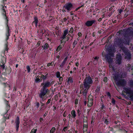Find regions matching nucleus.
Here are the masks:
<instances>
[{"label": "nucleus", "mask_w": 133, "mask_h": 133, "mask_svg": "<svg viewBox=\"0 0 133 133\" xmlns=\"http://www.w3.org/2000/svg\"><path fill=\"white\" fill-rule=\"evenodd\" d=\"M7 44H6V48H7Z\"/></svg>", "instance_id": "nucleus-62"}, {"label": "nucleus", "mask_w": 133, "mask_h": 133, "mask_svg": "<svg viewBox=\"0 0 133 133\" xmlns=\"http://www.w3.org/2000/svg\"><path fill=\"white\" fill-rule=\"evenodd\" d=\"M66 38H67V41H68V40L69 39L68 35L66 36Z\"/></svg>", "instance_id": "nucleus-49"}, {"label": "nucleus", "mask_w": 133, "mask_h": 133, "mask_svg": "<svg viewBox=\"0 0 133 133\" xmlns=\"http://www.w3.org/2000/svg\"><path fill=\"white\" fill-rule=\"evenodd\" d=\"M37 130V129L34 128L31 130L30 133H36Z\"/></svg>", "instance_id": "nucleus-22"}, {"label": "nucleus", "mask_w": 133, "mask_h": 133, "mask_svg": "<svg viewBox=\"0 0 133 133\" xmlns=\"http://www.w3.org/2000/svg\"><path fill=\"white\" fill-rule=\"evenodd\" d=\"M107 95L108 96L109 98H111V95L110 93L108 92L107 93Z\"/></svg>", "instance_id": "nucleus-35"}, {"label": "nucleus", "mask_w": 133, "mask_h": 133, "mask_svg": "<svg viewBox=\"0 0 133 133\" xmlns=\"http://www.w3.org/2000/svg\"><path fill=\"white\" fill-rule=\"evenodd\" d=\"M115 101L113 98H112V103L114 104L115 103Z\"/></svg>", "instance_id": "nucleus-37"}, {"label": "nucleus", "mask_w": 133, "mask_h": 133, "mask_svg": "<svg viewBox=\"0 0 133 133\" xmlns=\"http://www.w3.org/2000/svg\"><path fill=\"white\" fill-rule=\"evenodd\" d=\"M2 10H3V13H2V14L4 16V18L6 19L7 22H8V19H7V17H6V16L5 15L6 12H5V10H4V8H3V9H2Z\"/></svg>", "instance_id": "nucleus-18"}, {"label": "nucleus", "mask_w": 133, "mask_h": 133, "mask_svg": "<svg viewBox=\"0 0 133 133\" xmlns=\"http://www.w3.org/2000/svg\"><path fill=\"white\" fill-rule=\"evenodd\" d=\"M93 63L94 64H96L97 63H96V60H94L93 61Z\"/></svg>", "instance_id": "nucleus-48"}, {"label": "nucleus", "mask_w": 133, "mask_h": 133, "mask_svg": "<svg viewBox=\"0 0 133 133\" xmlns=\"http://www.w3.org/2000/svg\"><path fill=\"white\" fill-rule=\"evenodd\" d=\"M6 84H7L6 83H3V85H5Z\"/></svg>", "instance_id": "nucleus-59"}, {"label": "nucleus", "mask_w": 133, "mask_h": 133, "mask_svg": "<svg viewBox=\"0 0 133 133\" xmlns=\"http://www.w3.org/2000/svg\"><path fill=\"white\" fill-rule=\"evenodd\" d=\"M93 103V99L92 98H90L89 97L88 98V106L89 107H90L91 106Z\"/></svg>", "instance_id": "nucleus-12"}, {"label": "nucleus", "mask_w": 133, "mask_h": 133, "mask_svg": "<svg viewBox=\"0 0 133 133\" xmlns=\"http://www.w3.org/2000/svg\"><path fill=\"white\" fill-rule=\"evenodd\" d=\"M55 129V127H53L50 131V133H53Z\"/></svg>", "instance_id": "nucleus-25"}, {"label": "nucleus", "mask_w": 133, "mask_h": 133, "mask_svg": "<svg viewBox=\"0 0 133 133\" xmlns=\"http://www.w3.org/2000/svg\"><path fill=\"white\" fill-rule=\"evenodd\" d=\"M29 123L30 124L31 123V124H33V123L30 120L29 121ZM32 125H33V124H32Z\"/></svg>", "instance_id": "nucleus-45"}, {"label": "nucleus", "mask_w": 133, "mask_h": 133, "mask_svg": "<svg viewBox=\"0 0 133 133\" xmlns=\"http://www.w3.org/2000/svg\"><path fill=\"white\" fill-rule=\"evenodd\" d=\"M78 35L79 37H81L82 36V34L81 32H79L78 33Z\"/></svg>", "instance_id": "nucleus-41"}, {"label": "nucleus", "mask_w": 133, "mask_h": 133, "mask_svg": "<svg viewBox=\"0 0 133 133\" xmlns=\"http://www.w3.org/2000/svg\"><path fill=\"white\" fill-rule=\"evenodd\" d=\"M77 114H78V116H79L81 114V112L80 110H79V109L78 110H77Z\"/></svg>", "instance_id": "nucleus-32"}, {"label": "nucleus", "mask_w": 133, "mask_h": 133, "mask_svg": "<svg viewBox=\"0 0 133 133\" xmlns=\"http://www.w3.org/2000/svg\"><path fill=\"white\" fill-rule=\"evenodd\" d=\"M43 120V118H40L39 120H40V121H42Z\"/></svg>", "instance_id": "nucleus-50"}, {"label": "nucleus", "mask_w": 133, "mask_h": 133, "mask_svg": "<svg viewBox=\"0 0 133 133\" xmlns=\"http://www.w3.org/2000/svg\"><path fill=\"white\" fill-rule=\"evenodd\" d=\"M66 119H65V118H64V119H63V121H66Z\"/></svg>", "instance_id": "nucleus-61"}, {"label": "nucleus", "mask_w": 133, "mask_h": 133, "mask_svg": "<svg viewBox=\"0 0 133 133\" xmlns=\"http://www.w3.org/2000/svg\"><path fill=\"white\" fill-rule=\"evenodd\" d=\"M102 19H101V18H99L98 20V21H100Z\"/></svg>", "instance_id": "nucleus-54"}, {"label": "nucleus", "mask_w": 133, "mask_h": 133, "mask_svg": "<svg viewBox=\"0 0 133 133\" xmlns=\"http://www.w3.org/2000/svg\"><path fill=\"white\" fill-rule=\"evenodd\" d=\"M35 21L33 22V24H35L36 27L37 26V23L38 22V20L37 17H35L34 18Z\"/></svg>", "instance_id": "nucleus-17"}, {"label": "nucleus", "mask_w": 133, "mask_h": 133, "mask_svg": "<svg viewBox=\"0 0 133 133\" xmlns=\"http://www.w3.org/2000/svg\"><path fill=\"white\" fill-rule=\"evenodd\" d=\"M94 122H93V119H92V120L91 122V124H92Z\"/></svg>", "instance_id": "nucleus-52"}, {"label": "nucleus", "mask_w": 133, "mask_h": 133, "mask_svg": "<svg viewBox=\"0 0 133 133\" xmlns=\"http://www.w3.org/2000/svg\"><path fill=\"white\" fill-rule=\"evenodd\" d=\"M121 56L120 55H118L116 57V63L119 64L121 63Z\"/></svg>", "instance_id": "nucleus-9"}, {"label": "nucleus", "mask_w": 133, "mask_h": 133, "mask_svg": "<svg viewBox=\"0 0 133 133\" xmlns=\"http://www.w3.org/2000/svg\"><path fill=\"white\" fill-rule=\"evenodd\" d=\"M77 43V41L75 40L74 41L73 44V47L74 48L75 46L76 45Z\"/></svg>", "instance_id": "nucleus-23"}, {"label": "nucleus", "mask_w": 133, "mask_h": 133, "mask_svg": "<svg viewBox=\"0 0 133 133\" xmlns=\"http://www.w3.org/2000/svg\"><path fill=\"white\" fill-rule=\"evenodd\" d=\"M73 79L72 77H69L68 79L67 82L69 83H72L73 82Z\"/></svg>", "instance_id": "nucleus-15"}, {"label": "nucleus", "mask_w": 133, "mask_h": 133, "mask_svg": "<svg viewBox=\"0 0 133 133\" xmlns=\"http://www.w3.org/2000/svg\"><path fill=\"white\" fill-rule=\"evenodd\" d=\"M68 33V30H65L64 31L63 35V36L61 37V38L62 39H63L65 37V36Z\"/></svg>", "instance_id": "nucleus-14"}, {"label": "nucleus", "mask_w": 133, "mask_h": 133, "mask_svg": "<svg viewBox=\"0 0 133 133\" xmlns=\"http://www.w3.org/2000/svg\"><path fill=\"white\" fill-rule=\"evenodd\" d=\"M71 113L73 117L75 118L76 116V114L75 111L74 110H72L71 111Z\"/></svg>", "instance_id": "nucleus-20"}, {"label": "nucleus", "mask_w": 133, "mask_h": 133, "mask_svg": "<svg viewBox=\"0 0 133 133\" xmlns=\"http://www.w3.org/2000/svg\"><path fill=\"white\" fill-rule=\"evenodd\" d=\"M9 33V28L8 25H7L6 27V41L9 38L8 37L10 36Z\"/></svg>", "instance_id": "nucleus-13"}, {"label": "nucleus", "mask_w": 133, "mask_h": 133, "mask_svg": "<svg viewBox=\"0 0 133 133\" xmlns=\"http://www.w3.org/2000/svg\"><path fill=\"white\" fill-rule=\"evenodd\" d=\"M69 32L70 33H72L73 32V28L71 27V28L70 30L69 31Z\"/></svg>", "instance_id": "nucleus-30"}, {"label": "nucleus", "mask_w": 133, "mask_h": 133, "mask_svg": "<svg viewBox=\"0 0 133 133\" xmlns=\"http://www.w3.org/2000/svg\"><path fill=\"white\" fill-rule=\"evenodd\" d=\"M68 127H65L63 129V130L64 131H66L67 130V129H68Z\"/></svg>", "instance_id": "nucleus-34"}, {"label": "nucleus", "mask_w": 133, "mask_h": 133, "mask_svg": "<svg viewBox=\"0 0 133 133\" xmlns=\"http://www.w3.org/2000/svg\"><path fill=\"white\" fill-rule=\"evenodd\" d=\"M56 76L58 78H59L60 77V73L59 72H57L56 73Z\"/></svg>", "instance_id": "nucleus-26"}, {"label": "nucleus", "mask_w": 133, "mask_h": 133, "mask_svg": "<svg viewBox=\"0 0 133 133\" xmlns=\"http://www.w3.org/2000/svg\"><path fill=\"white\" fill-rule=\"evenodd\" d=\"M65 43V42H64L62 40H61V45H59L58 47L56 50V51L57 52L59 51L62 49V47L64 46Z\"/></svg>", "instance_id": "nucleus-8"}, {"label": "nucleus", "mask_w": 133, "mask_h": 133, "mask_svg": "<svg viewBox=\"0 0 133 133\" xmlns=\"http://www.w3.org/2000/svg\"><path fill=\"white\" fill-rule=\"evenodd\" d=\"M67 20V19L66 18H65L64 19V21H65Z\"/></svg>", "instance_id": "nucleus-53"}, {"label": "nucleus", "mask_w": 133, "mask_h": 133, "mask_svg": "<svg viewBox=\"0 0 133 133\" xmlns=\"http://www.w3.org/2000/svg\"><path fill=\"white\" fill-rule=\"evenodd\" d=\"M68 117L70 118H72V116L70 114H69L68 115Z\"/></svg>", "instance_id": "nucleus-44"}, {"label": "nucleus", "mask_w": 133, "mask_h": 133, "mask_svg": "<svg viewBox=\"0 0 133 133\" xmlns=\"http://www.w3.org/2000/svg\"><path fill=\"white\" fill-rule=\"evenodd\" d=\"M104 123L106 124H108V121L107 119H106Z\"/></svg>", "instance_id": "nucleus-39"}, {"label": "nucleus", "mask_w": 133, "mask_h": 133, "mask_svg": "<svg viewBox=\"0 0 133 133\" xmlns=\"http://www.w3.org/2000/svg\"><path fill=\"white\" fill-rule=\"evenodd\" d=\"M39 76H38L36 77L35 80V82H38L40 81V80L39 78Z\"/></svg>", "instance_id": "nucleus-21"}, {"label": "nucleus", "mask_w": 133, "mask_h": 133, "mask_svg": "<svg viewBox=\"0 0 133 133\" xmlns=\"http://www.w3.org/2000/svg\"><path fill=\"white\" fill-rule=\"evenodd\" d=\"M92 83V81L90 76L86 77L84 82V85L85 88L84 94L85 93V94H84L85 95H86L87 90L90 87V85Z\"/></svg>", "instance_id": "nucleus-3"}, {"label": "nucleus", "mask_w": 133, "mask_h": 133, "mask_svg": "<svg viewBox=\"0 0 133 133\" xmlns=\"http://www.w3.org/2000/svg\"><path fill=\"white\" fill-rule=\"evenodd\" d=\"M53 65L52 63H49L47 64V66H49L50 65Z\"/></svg>", "instance_id": "nucleus-43"}, {"label": "nucleus", "mask_w": 133, "mask_h": 133, "mask_svg": "<svg viewBox=\"0 0 133 133\" xmlns=\"http://www.w3.org/2000/svg\"><path fill=\"white\" fill-rule=\"evenodd\" d=\"M51 84V83L48 81L41 83V85L43 86V88L41 90L40 93L39 95V97L41 98V101H44L47 98L46 94L49 92V90L46 88L50 86Z\"/></svg>", "instance_id": "nucleus-1"}, {"label": "nucleus", "mask_w": 133, "mask_h": 133, "mask_svg": "<svg viewBox=\"0 0 133 133\" xmlns=\"http://www.w3.org/2000/svg\"><path fill=\"white\" fill-rule=\"evenodd\" d=\"M59 82H62L63 80V79L62 77H59Z\"/></svg>", "instance_id": "nucleus-36"}, {"label": "nucleus", "mask_w": 133, "mask_h": 133, "mask_svg": "<svg viewBox=\"0 0 133 133\" xmlns=\"http://www.w3.org/2000/svg\"><path fill=\"white\" fill-rule=\"evenodd\" d=\"M28 72H29L30 71V68L29 66H27L26 67Z\"/></svg>", "instance_id": "nucleus-27"}, {"label": "nucleus", "mask_w": 133, "mask_h": 133, "mask_svg": "<svg viewBox=\"0 0 133 133\" xmlns=\"http://www.w3.org/2000/svg\"><path fill=\"white\" fill-rule=\"evenodd\" d=\"M99 57H95L94 58V60H96V63H97Z\"/></svg>", "instance_id": "nucleus-29"}, {"label": "nucleus", "mask_w": 133, "mask_h": 133, "mask_svg": "<svg viewBox=\"0 0 133 133\" xmlns=\"http://www.w3.org/2000/svg\"><path fill=\"white\" fill-rule=\"evenodd\" d=\"M68 59V57H66L64 59L62 63L60 66H63L65 63L66 61Z\"/></svg>", "instance_id": "nucleus-19"}, {"label": "nucleus", "mask_w": 133, "mask_h": 133, "mask_svg": "<svg viewBox=\"0 0 133 133\" xmlns=\"http://www.w3.org/2000/svg\"><path fill=\"white\" fill-rule=\"evenodd\" d=\"M120 75L119 73H116L114 77V78L116 84L118 85H124L126 83V81L123 79L119 80Z\"/></svg>", "instance_id": "nucleus-4"}, {"label": "nucleus", "mask_w": 133, "mask_h": 133, "mask_svg": "<svg viewBox=\"0 0 133 133\" xmlns=\"http://www.w3.org/2000/svg\"><path fill=\"white\" fill-rule=\"evenodd\" d=\"M15 123L16 125V130L17 131H18L20 123L19 119L18 117L17 118L15 121Z\"/></svg>", "instance_id": "nucleus-11"}, {"label": "nucleus", "mask_w": 133, "mask_h": 133, "mask_svg": "<svg viewBox=\"0 0 133 133\" xmlns=\"http://www.w3.org/2000/svg\"><path fill=\"white\" fill-rule=\"evenodd\" d=\"M50 101H51V99H49L48 100L47 102L46 103V104H49L50 102Z\"/></svg>", "instance_id": "nucleus-38"}, {"label": "nucleus", "mask_w": 133, "mask_h": 133, "mask_svg": "<svg viewBox=\"0 0 133 133\" xmlns=\"http://www.w3.org/2000/svg\"><path fill=\"white\" fill-rule=\"evenodd\" d=\"M73 5L71 3H68L66 4L64 6V7L66 10H65L64 11H65L69 12L71 10V9L72 8Z\"/></svg>", "instance_id": "nucleus-6"}, {"label": "nucleus", "mask_w": 133, "mask_h": 133, "mask_svg": "<svg viewBox=\"0 0 133 133\" xmlns=\"http://www.w3.org/2000/svg\"><path fill=\"white\" fill-rule=\"evenodd\" d=\"M6 109L8 110H9L10 109V107L9 105H8V104H7L6 106Z\"/></svg>", "instance_id": "nucleus-31"}, {"label": "nucleus", "mask_w": 133, "mask_h": 133, "mask_svg": "<svg viewBox=\"0 0 133 133\" xmlns=\"http://www.w3.org/2000/svg\"><path fill=\"white\" fill-rule=\"evenodd\" d=\"M84 121H85V123H86V124H84L83 129V130L84 129H85V130H86L88 127V125L87 122H86V120L84 118Z\"/></svg>", "instance_id": "nucleus-16"}, {"label": "nucleus", "mask_w": 133, "mask_h": 133, "mask_svg": "<svg viewBox=\"0 0 133 133\" xmlns=\"http://www.w3.org/2000/svg\"><path fill=\"white\" fill-rule=\"evenodd\" d=\"M95 20H89L85 23V24L87 26H90L92 25L93 24L95 23Z\"/></svg>", "instance_id": "nucleus-7"}, {"label": "nucleus", "mask_w": 133, "mask_h": 133, "mask_svg": "<svg viewBox=\"0 0 133 133\" xmlns=\"http://www.w3.org/2000/svg\"><path fill=\"white\" fill-rule=\"evenodd\" d=\"M78 100L77 99H76L75 101V104H77L78 103Z\"/></svg>", "instance_id": "nucleus-40"}, {"label": "nucleus", "mask_w": 133, "mask_h": 133, "mask_svg": "<svg viewBox=\"0 0 133 133\" xmlns=\"http://www.w3.org/2000/svg\"><path fill=\"white\" fill-rule=\"evenodd\" d=\"M25 0H21V1L23 3H24Z\"/></svg>", "instance_id": "nucleus-57"}, {"label": "nucleus", "mask_w": 133, "mask_h": 133, "mask_svg": "<svg viewBox=\"0 0 133 133\" xmlns=\"http://www.w3.org/2000/svg\"><path fill=\"white\" fill-rule=\"evenodd\" d=\"M77 39L78 41L79 40V37Z\"/></svg>", "instance_id": "nucleus-63"}, {"label": "nucleus", "mask_w": 133, "mask_h": 133, "mask_svg": "<svg viewBox=\"0 0 133 133\" xmlns=\"http://www.w3.org/2000/svg\"><path fill=\"white\" fill-rule=\"evenodd\" d=\"M123 12L122 10L120 9L119 10V13L120 14H121V13Z\"/></svg>", "instance_id": "nucleus-46"}, {"label": "nucleus", "mask_w": 133, "mask_h": 133, "mask_svg": "<svg viewBox=\"0 0 133 133\" xmlns=\"http://www.w3.org/2000/svg\"><path fill=\"white\" fill-rule=\"evenodd\" d=\"M125 92L128 95L130 98L133 99V88L132 87L125 88L124 89Z\"/></svg>", "instance_id": "nucleus-5"}, {"label": "nucleus", "mask_w": 133, "mask_h": 133, "mask_svg": "<svg viewBox=\"0 0 133 133\" xmlns=\"http://www.w3.org/2000/svg\"><path fill=\"white\" fill-rule=\"evenodd\" d=\"M76 65L77 66H78V63H77Z\"/></svg>", "instance_id": "nucleus-51"}, {"label": "nucleus", "mask_w": 133, "mask_h": 133, "mask_svg": "<svg viewBox=\"0 0 133 133\" xmlns=\"http://www.w3.org/2000/svg\"><path fill=\"white\" fill-rule=\"evenodd\" d=\"M47 115V114H44V117H45L46 116V115Z\"/></svg>", "instance_id": "nucleus-56"}, {"label": "nucleus", "mask_w": 133, "mask_h": 133, "mask_svg": "<svg viewBox=\"0 0 133 133\" xmlns=\"http://www.w3.org/2000/svg\"><path fill=\"white\" fill-rule=\"evenodd\" d=\"M41 99L40 100V101L41 102V103L42 104L41 106H43L44 105V104L43 103H42V102H43V101L42 102L41 101Z\"/></svg>", "instance_id": "nucleus-47"}, {"label": "nucleus", "mask_w": 133, "mask_h": 133, "mask_svg": "<svg viewBox=\"0 0 133 133\" xmlns=\"http://www.w3.org/2000/svg\"><path fill=\"white\" fill-rule=\"evenodd\" d=\"M83 5L81 6H79L78 7V8H77L75 10L76 11H77L81 7H82Z\"/></svg>", "instance_id": "nucleus-42"}, {"label": "nucleus", "mask_w": 133, "mask_h": 133, "mask_svg": "<svg viewBox=\"0 0 133 133\" xmlns=\"http://www.w3.org/2000/svg\"><path fill=\"white\" fill-rule=\"evenodd\" d=\"M2 61L1 62V63L2 64V65H0V69H4L5 66L4 64L5 63V58L4 57H3L2 58Z\"/></svg>", "instance_id": "nucleus-10"}, {"label": "nucleus", "mask_w": 133, "mask_h": 133, "mask_svg": "<svg viewBox=\"0 0 133 133\" xmlns=\"http://www.w3.org/2000/svg\"><path fill=\"white\" fill-rule=\"evenodd\" d=\"M103 81L105 82H107V77H105L104 79H103Z\"/></svg>", "instance_id": "nucleus-33"}, {"label": "nucleus", "mask_w": 133, "mask_h": 133, "mask_svg": "<svg viewBox=\"0 0 133 133\" xmlns=\"http://www.w3.org/2000/svg\"><path fill=\"white\" fill-rule=\"evenodd\" d=\"M35 106L36 107V108H38L39 106V103L38 102H36L35 103Z\"/></svg>", "instance_id": "nucleus-28"}, {"label": "nucleus", "mask_w": 133, "mask_h": 133, "mask_svg": "<svg viewBox=\"0 0 133 133\" xmlns=\"http://www.w3.org/2000/svg\"><path fill=\"white\" fill-rule=\"evenodd\" d=\"M92 44H93V43H91L90 44V45H92Z\"/></svg>", "instance_id": "nucleus-64"}, {"label": "nucleus", "mask_w": 133, "mask_h": 133, "mask_svg": "<svg viewBox=\"0 0 133 133\" xmlns=\"http://www.w3.org/2000/svg\"><path fill=\"white\" fill-rule=\"evenodd\" d=\"M106 49L109 52V54L107 56H106L105 53L103 52L102 54V55L104 57L105 56V58H107L109 62V66L110 69L111 71H112L113 72L115 71V69L114 67L113 66V63L114 59L113 57H114L113 52L111 51V50L109 49L108 47L106 46L105 47Z\"/></svg>", "instance_id": "nucleus-2"}, {"label": "nucleus", "mask_w": 133, "mask_h": 133, "mask_svg": "<svg viewBox=\"0 0 133 133\" xmlns=\"http://www.w3.org/2000/svg\"><path fill=\"white\" fill-rule=\"evenodd\" d=\"M63 116L64 117H65L66 116V114H65V113L64 114Z\"/></svg>", "instance_id": "nucleus-55"}, {"label": "nucleus", "mask_w": 133, "mask_h": 133, "mask_svg": "<svg viewBox=\"0 0 133 133\" xmlns=\"http://www.w3.org/2000/svg\"><path fill=\"white\" fill-rule=\"evenodd\" d=\"M44 49H47L48 47V45L47 43H46L43 46Z\"/></svg>", "instance_id": "nucleus-24"}, {"label": "nucleus", "mask_w": 133, "mask_h": 133, "mask_svg": "<svg viewBox=\"0 0 133 133\" xmlns=\"http://www.w3.org/2000/svg\"><path fill=\"white\" fill-rule=\"evenodd\" d=\"M73 69L74 70H75L76 69V68H74Z\"/></svg>", "instance_id": "nucleus-60"}, {"label": "nucleus", "mask_w": 133, "mask_h": 133, "mask_svg": "<svg viewBox=\"0 0 133 133\" xmlns=\"http://www.w3.org/2000/svg\"><path fill=\"white\" fill-rule=\"evenodd\" d=\"M18 66V64H16V68H17Z\"/></svg>", "instance_id": "nucleus-58"}]
</instances>
